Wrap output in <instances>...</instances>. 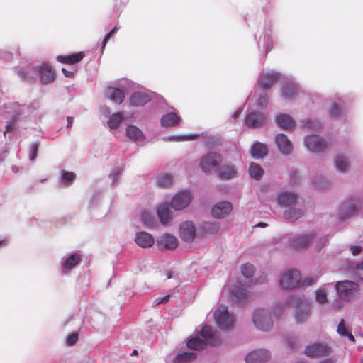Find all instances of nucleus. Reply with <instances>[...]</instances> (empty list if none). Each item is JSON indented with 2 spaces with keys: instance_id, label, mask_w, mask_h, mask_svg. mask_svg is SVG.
<instances>
[{
  "instance_id": "obj_11",
  "label": "nucleus",
  "mask_w": 363,
  "mask_h": 363,
  "mask_svg": "<svg viewBox=\"0 0 363 363\" xmlns=\"http://www.w3.org/2000/svg\"><path fill=\"white\" fill-rule=\"evenodd\" d=\"M157 245L161 250H174L178 245V240L174 235L165 233L157 239Z\"/></svg>"
},
{
  "instance_id": "obj_57",
  "label": "nucleus",
  "mask_w": 363,
  "mask_h": 363,
  "mask_svg": "<svg viewBox=\"0 0 363 363\" xmlns=\"http://www.w3.org/2000/svg\"><path fill=\"white\" fill-rule=\"evenodd\" d=\"M73 117L72 116H67V127L69 128L72 126V122H73Z\"/></svg>"
},
{
  "instance_id": "obj_32",
  "label": "nucleus",
  "mask_w": 363,
  "mask_h": 363,
  "mask_svg": "<svg viewBox=\"0 0 363 363\" xmlns=\"http://www.w3.org/2000/svg\"><path fill=\"white\" fill-rule=\"evenodd\" d=\"M157 216L163 225L168 223L170 220V216L167 203H162L158 206Z\"/></svg>"
},
{
  "instance_id": "obj_42",
  "label": "nucleus",
  "mask_w": 363,
  "mask_h": 363,
  "mask_svg": "<svg viewBox=\"0 0 363 363\" xmlns=\"http://www.w3.org/2000/svg\"><path fill=\"white\" fill-rule=\"evenodd\" d=\"M141 220L148 226H152L155 223V218L152 213L149 211H145L141 215Z\"/></svg>"
},
{
  "instance_id": "obj_49",
  "label": "nucleus",
  "mask_w": 363,
  "mask_h": 363,
  "mask_svg": "<svg viewBox=\"0 0 363 363\" xmlns=\"http://www.w3.org/2000/svg\"><path fill=\"white\" fill-rule=\"evenodd\" d=\"M306 127L312 130H318L320 128V125L318 121H308L304 125Z\"/></svg>"
},
{
  "instance_id": "obj_50",
  "label": "nucleus",
  "mask_w": 363,
  "mask_h": 363,
  "mask_svg": "<svg viewBox=\"0 0 363 363\" xmlns=\"http://www.w3.org/2000/svg\"><path fill=\"white\" fill-rule=\"evenodd\" d=\"M38 149V144L35 143L31 145L30 150V155H29V158L31 160H33L36 158Z\"/></svg>"
},
{
  "instance_id": "obj_58",
  "label": "nucleus",
  "mask_w": 363,
  "mask_h": 363,
  "mask_svg": "<svg viewBox=\"0 0 363 363\" xmlns=\"http://www.w3.org/2000/svg\"><path fill=\"white\" fill-rule=\"evenodd\" d=\"M355 269L357 270H363V261L357 264Z\"/></svg>"
},
{
  "instance_id": "obj_40",
  "label": "nucleus",
  "mask_w": 363,
  "mask_h": 363,
  "mask_svg": "<svg viewBox=\"0 0 363 363\" xmlns=\"http://www.w3.org/2000/svg\"><path fill=\"white\" fill-rule=\"evenodd\" d=\"M123 119L121 113L117 112L113 114L108 121V125L111 129H116Z\"/></svg>"
},
{
  "instance_id": "obj_27",
  "label": "nucleus",
  "mask_w": 363,
  "mask_h": 363,
  "mask_svg": "<svg viewBox=\"0 0 363 363\" xmlns=\"http://www.w3.org/2000/svg\"><path fill=\"white\" fill-rule=\"evenodd\" d=\"M230 293L238 303L245 301L249 296L248 291L239 286H234L230 289Z\"/></svg>"
},
{
  "instance_id": "obj_62",
  "label": "nucleus",
  "mask_w": 363,
  "mask_h": 363,
  "mask_svg": "<svg viewBox=\"0 0 363 363\" xmlns=\"http://www.w3.org/2000/svg\"><path fill=\"white\" fill-rule=\"evenodd\" d=\"M257 226L265 227V226H267V224L264 223H259V224H257Z\"/></svg>"
},
{
  "instance_id": "obj_29",
  "label": "nucleus",
  "mask_w": 363,
  "mask_h": 363,
  "mask_svg": "<svg viewBox=\"0 0 363 363\" xmlns=\"http://www.w3.org/2000/svg\"><path fill=\"white\" fill-rule=\"evenodd\" d=\"M127 136L133 141H142L144 140L143 132L136 126L133 125H128L126 128Z\"/></svg>"
},
{
  "instance_id": "obj_30",
  "label": "nucleus",
  "mask_w": 363,
  "mask_h": 363,
  "mask_svg": "<svg viewBox=\"0 0 363 363\" xmlns=\"http://www.w3.org/2000/svg\"><path fill=\"white\" fill-rule=\"evenodd\" d=\"M107 94L109 96V99L117 104H121L125 98L123 91L118 88L108 87Z\"/></svg>"
},
{
  "instance_id": "obj_18",
  "label": "nucleus",
  "mask_w": 363,
  "mask_h": 363,
  "mask_svg": "<svg viewBox=\"0 0 363 363\" xmlns=\"http://www.w3.org/2000/svg\"><path fill=\"white\" fill-rule=\"evenodd\" d=\"M360 207V201L358 199H352L350 200L345 201L341 206V210L345 211V214L342 216V218L350 216L356 212Z\"/></svg>"
},
{
  "instance_id": "obj_52",
  "label": "nucleus",
  "mask_w": 363,
  "mask_h": 363,
  "mask_svg": "<svg viewBox=\"0 0 363 363\" xmlns=\"http://www.w3.org/2000/svg\"><path fill=\"white\" fill-rule=\"evenodd\" d=\"M340 111V106H338V104L334 103L333 105H332V107H331V109H330V114L332 116H336L337 115Z\"/></svg>"
},
{
  "instance_id": "obj_59",
  "label": "nucleus",
  "mask_w": 363,
  "mask_h": 363,
  "mask_svg": "<svg viewBox=\"0 0 363 363\" xmlns=\"http://www.w3.org/2000/svg\"><path fill=\"white\" fill-rule=\"evenodd\" d=\"M161 299L162 301V303H166L168 302V301L169 299V296H166L162 298Z\"/></svg>"
},
{
  "instance_id": "obj_60",
  "label": "nucleus",
  "mask_w": 363,
  "mask_h": 363,
  "mask_svg": "<svg viewBox=\"0 0 363 363\" xmlns=\"http://www.w3.org/2000/svg\"><path fill=\"white\" fill-rule=\"evenodd\" d=\"M161 298H156V299L155 300V301H154V303H155V305H158V304H161V303H162V299H161Z\"/></svg>"
},
{
  "instance_id": "obj_22",
  "label": "nucleus",
  "mask_w": 363,
  "mask_h": 363,
  "mask_svg": "<svg viewBox=\"0 0 363 363\" xmlns=\"http://www.w3.org/2000/svg\"><path fill=\"white\" fill-rule=\"evenodd\" d=\"M264 122V118L258 113H249L245 120V124L247 126L250 128H259L261 127Z\"/></svg>"
},
{
  "instance_id": "obj_15",
  "label": "nucleus",
  "mask_w": 363,
  "mask_h": 363,
  "mask_svg": "<svg viewBox=\"0 0 363 363\" xmlns=\"http://www.w3.org/2000/svg\"><path fill=\"white\" fill-rule=\"evenodd\" d=\"M270 358L269 351L266 350H257L249 353L246 357V363H264Z\"/></svg>"
},
{
  "instance_id": "obj_6",
  "label": "nucleus",
  "mask_w": 363,
  "mask_h": 363,
  "mask_svg": "<svg viewBox=\"0 0 363 363\" xmlns=\"http://www.w3.org/2000/svg\"><path fill=\"white\" fill-rule=\"evenodd\" d=\"M253 322L258 329L263 331H267L272 327L271 317L264 309H258L255 311Z\"/></svg>"
},
{
  "instance_id": "obj_31",
  "label": "nucleus",
  "mask_w": 363,
  "mask_h": 363,
  "mask_svg": "<svg viewBox=\"0 0 363 363\" xmlns=\"http://www.w3.org/2000/svg\"><path fill=\"white\" fill-rule=\"evenodd\" d=\"M218 174L221 179H230L236 176L237 172L234 166L223 165L220 168Z\"/></svg>"
},
{
  "instance_id": "obj_34",
  "label": "nucleus",
  "mask_w": 363,
  "mask_h": 363,
  "mask_svg": "<svg viewBox=\"0 0 363 363\" xmlns=\"http://www.w3.org/2000/svg\"><path fill=\"white\" fill-rule=\"evenodd\" d=\"M197 357L196 353L193 352H182L177 354L173 362L174 363H189L194 360Z\"/></svg>"
},
{
  "instance_id": "obj_20",
  "label": "nucleus",
  "mask_w": 363,
  "mask_h": 363,
  "mask_svg": "<svg viewBox=\"0 0 363 363\" xmlns=\"http://www.w3.org/2000/svg\"><path fill=\"white\" fill-rule=\"evenodd\" d=\"M39 74L41 82L47 84L55 79V72L48 65H43L40 67Z\"/></svg>"
},
{
  "instance_id": "obj_14",
  "label": "nucleus",
  "mask_w": 363,
  "mask_h": 363,
  "mask_svg": "<svg viewBox=\"0 0 363 363\" xmlns=\"http://www.w3.org/2000/svg\"><path fill=\"white\" fill-rule=\"evenodd\" d=\"M280 78V74L276 72L264 74L260 76L258 86L260 89H269Z\"/></svg>"
},
{
  "instance_id": "obj_48",
  "label": "nucleus",
  "mask_w": 363,
  "mask_h": 363,
  "mask_svg": "<svg viewBox=\"0 0 363 363\" xmlns=\"http://www.w3.org/2000/svg\"><path fill=\"white\" fill-rule=\"evenodd\" d=\"M78 340V334L77 333H73L70 334L67 338V344L68 345H74Z\"/></svg>"
},
{
  "instance_id": "obj_39",
  "label": "nucleus",
  "mask_w": 363,
  "mask_h": 363,
  "mask_svg": "<svg viewBox=\"0 0 363 363\" xmlns=\"http://www.w3.org/2000/svg\"><path fill=\"white\" fill-rule=\"evenodd\" d=\"M349 166L348 161L343 156H337L335 160V168L342 172H345L347 170Z\"/></svg>"
},
{
  "instance_id": "obj_28",
  "label": "nucleus",
  "mask_w": 363,
  "mask_h": 363,
  "mask_svg": "<svg viewBox=\"0 0 363 363\" xmlns=\"http://www.w3.org/2000/svg\"><path fill=\"white\" fill-rule=\"evenodd\" d=\"M268 153L267 146L259 142L255 143L251 149V155L252 157L258 159L266 156Z\"/></svg>"
},
{
  "instance_id": "obj_46",
  "label": "nucleus",
  "mask_w": 363,
  "mask_h": 363,
  "mask_svg": "<svg viewBox=\"0 0 363 363\" xmlns=\"http://www.w3.org/2000/svg\"><path fill=\"white\" fill-rule=\"evenodd\" d=\"M118 26L117 25H116L113 29L106 35V37L104 38L103 42H102V50H104L105 48V46L108 42V40H109V38L118 30Z\"/></svg>"
},
{
  "instance_id": "obj_4",
  "label": "nucleus",
  "mask_w": 363,
  "mask_h": 363,
  "mask_svg": "<svg viewBox=\"0 0 363 363\" xmlns=\"http://www.w3.org/2000/svg\"><path fill=\"white\" fill-rule=\"evenodd\" d=\"M223 162V157L217 152H211L202 157L199 166L205 173H211L218 170Z\"/></svg>"
},
{
  "instance_id": "obj_47",
  "label": "nucleus",
  "mask_w": 363,
  "mask_h": 363,
  "mask_svg": "<svg viewBox=\"0 0 363 363\" xmlns=\"http://www.w3.org/2000/svg\"><path fill=\"white\" fill-rule=\"evenodd\" d=\"M268 98L266 94L261 95L257 101V106L259 108L264 107L267 104Z\"/></svg>"
},
{
  "instance_id": "obj_51",
  "label": "nucleus",
  "mask_w": 363,
  "mask_h": 363,
  "mask_svg": "<svg viewBox=\"0 0 363 363\" xmlns=\"http://www.w3.org/2000/svg\"><path fill=\"white\" fill-rule=\"evenodd\" d=\"M350 250L354 256L358 255L362 250L361 246L352 245L350 246Z\"/></svg>"
},
{
  "instance_id": "obj_43",
  "label": "nucleus",
  "mask_w": 363,
  "mask_h": 363,
  "mask_svg": "<svg viewBox=\"0 0 363 363\" xmlns=\"http://www.w3.org/2000/svg\"><path fill=\"white\" fill-rule=\"evenodd\" d=\"M242 274L247 278L252 277L255 272V268L252 264L247 263L242 266Z\"/></svg>"
},
{
  "instance_id": "obj_19",
  "label": "nucleus",
  "mask_w": 363,
  "mask_h": 363,
  "mask_svg": "<svg viewBox=\"0 0 363 363\" xmlns=\"http://www.w3.org/2000/svg\"><path fill=\"white\" fill-rule=\"evenodd\" d=\"M151 97L143 92H134L130 98V104L133 106H142L149 102Z\"/></svg>"
},
{
  "instance_id": "obj_53",
  "label": "nucleus",
  "mask_w": 363,
  "mask_h": 363,
  "mask_svg": "<svg viewBox=\"0 0 363 363\" xmlns=\"http://www.w3.org/2000/svg\"><path fill=\"white\" fill-rule=\"evenodd\" d=\"M15 129V121H12L9 124H7L5 127V131L4 135H5L7 132H11Z\"/></svg>"
},
{
  "instance_id": "obj_56",
  "label": "nucleus",
  "mask_w": 363,
  "mask_h": 363,
  "mask_svg": "<svg viewBox=\"0 0 363 363\" xmlns=\"http://www.w3.org/2000/svg\"><path fill=\"white\" fill-rule=\"evenodd\" d=\"M326 240L325 238H321L319 241V244L317 246L318 250H320L325 245Z\"/></svg>"
},
{
  "instance_id": "obj_63",
  "label": "nucleus",
  "mask_w": 363,
  "mask_h": 363,
  "mask_svg": "<svg viewBox=\"0 0 363 363\" xmlns=\"http://www.w3.org/2000/svg\"><path fill=\"white\" fill-rule=\"evenodd\" d=\"M138 354V351L136 350H133V351L131 353V355H136Z\"/></svg>"
},
{
  "instance_id": "obj_25",
  "label": "nucleus",
  "mask_w": 363,
  "mask_h": 363,
  "mask_svg": "<svg viewBox=\"0 0 363 363\" xmlns=\"http://www.w3.org/2000/svg\"><path fill=\"white\" fill-rule=\"evenodd\" d=\"M84 55L83 52H79L70 55H59L57 57V60L61 63L74 65L80 62Z\"/></svg>"
},
{
  "instance_id": "obj_17",
  "label": "nucleus",
  "mask_w": 363,
  "mask_h": 363,
  "mask_svg": "<svg viewBox=\"0 0 363 363\" xmlns=\"http://www.w3.org/2000/svg\"><path fill=\"white\" fill-rule=\"evenodd\" d=\"M315 237V233H310L308 235L294 238L291 240V245L295 249L307 248Z\"/></svg>"
},
{
  "instance_id": "obj_9",
  "label": "nucleus",
  "mask_w": 363,
  "mask_h": 363,
  "mask_svg": "<svg viewBox=\"0 0 363 363\" xmlns=\"http://www.w3.org/2000/svg\"><path fill=\"white\" fill-rule=\"evenodd\" d=\"M304 143L309 150L314 152L323 151L327 147L325 141L316 135L306 137L304 140Z\"/></svg>"
},
{
  "instance_id": "obj_13",
  "label": "nucleus",
  "mask_w": 363,
  "mask_h": 363,
  "mask_svg": "<svg viewBox=\"0 0 363 363\" xmlns=\"http://www.w3.org/2000/svg\"><path fill=\"white\" fill-rule=\"evenodd\" d=\"M275 143L278 150L284 155H289L293 151L292 143L284 134H278L275 138Z\"/></svg>"
},
{
  "instance_id": "obj_12",
  "label": "nucleus",
  "mask_w": 363,
  "mask_h": 363,
  "mask_svg": "<svg viewBox=\"0 0 363 363\" xmlns=\"http://www.w3.org/2000/svg\"><path fill=\"white\" fill-rule=\"evenodd\" d=\"M179 234L182 240L192 241L196 235V228L194 223L191 221L183 222L179 227Z\"/></svg>"
},
{
  "instance_id": "obj_41",
  "label": "nucleus",
  "mask_w": 363,
  "mask_h": 363,
  "mask_svg": "<svg viewBox=\"0 0 363 363\" xmlns=\"http://www.w3.org/2000/svg\"><path fill=\"white\" fill-rule=\"evenodd\" d=\"M173 182V177L170 174H162L159 177L157 184L162 188L169 187Z\"/></svg>"
},
{
  "instance_id": "obj_26",
  "label": "nucleus",
  "mask_w": 363,
  "mask_h": 363,
  "mask_svg": "<svg viewBox=\"0 0 363 363\" xmlns=\"http://www.w3.org/2000/svg\"><path fill=\"white\" fill-rule=\"evenodd\" d=\"M181 118L175 113H169L164 115L160 119V123L162 126L173 127L178 125L180 122Z\"/></svg>"
},
{
  "instance_id": "obj_61",
  "label": "nucleus",
  "mask_w": 363,
  "mask_h": 363,
  "mask_svg": "<svg viewBox=\"0 0 363 363\" xmlns=\"http://www.w3.org/2000/svg\"><path fill=\"white\" fill-rule=\"evenodd\" d=\"M320 363H335L334 360L331 359H326L322 362H320Z\"/></svg>"
},
{
  "instance_id": "obj_45",
  "label": "nucleus",
  "mask_w": 363,
  "mask_h": 363,
  "mask_svg": "<svg viewBox=\"0 0 363 363\" xmlns=\"http://www.w3.org/2000/svg\"><path fill=\"white\" fill-rule=\"evenodd\" d=\"M315 299L319 303H325L327 301V295L324 291L317 290Z\"/></svg>"
},
{
  "instance_id": "obj_16",
  "label": "nucleus",
  "mask_w": 363,
  "mask_h": 363,
  "mask_svg": "<svg viewBox=\"0 0 363 363\" xmlns=\"http://www.w3.org/2000/svg\"><path fill=\"white\" fill-rule=\"evenodd\" d=\"M232 210L230 202L221 201L215 204L211 209V214L213 217L221 218L227 216Z\"/></svg>"
},
{
  "instance_id": "obj_33",
  "label": "nucleus",
  "mask_w": 363,
  "mask_h": 363,
  "mask_svg": "<svg viewBox=\"0 0 363 363\" xmlns=\"http://www.w3.org/2000/svg\"><path fill=\"white\" fill-rule=\"evenodd\" d=\"M298 92V87L294 83H287L282 88V96L286 99H292Z\"/></svg>"
},
{
  "instance_id": "obj_10",
  "label": "nucleus",
  "mask_w": 363,
  "mask_h": 363,
  "mask_svg": "<svg viewBox=\"0 0 363 363\" xmlns=\"http://www.w3.org/2000/svg\"><path fill=\"white\" fill-rule=\"evenodd\" d=\"M191 201V194L189 191H183L176 194L172 199L171 206L175 210H182L186 208Z\"/></svg>"
},
{
  "instance_id": "obj_36",
  "label": "nucleus",
  "mask_w": 363,
  "mask_h": 363,
  "mask_svg": "<svg viewBox=\"0 0 363 363\" xmlns=\"http://www.w3.org/2000/svg\"><path fill=\"white\" fill-rule=\"evenodd\" d=\"M81 260L82 257L79 254H72L70 256H69L65 260L64 267L67 270H70L74 267H76L77 264H79Z\"/></svg>"
},
{
  "instance_id": "obj_3",
  "label": "nucleus",
  "mask_w": 363,
  "mask_h": 363,
  "mask_svg": "<svg viewBox=\"0 0 363 363\" xmlns=\"http://www.w3.org/2000/svg\"><path fill=\"white\" fill-rule=\"evenodd\" d=\"M213 316L216 323L222 330H230L234 328L233 317L228 313L225 306H219L215 311Z\"/></svg>"
},
{
  "instance_id": "obj_44",
  "label": "nucleus",
  "mask_w": 363,
  "mask_h": 363,
  "mask_svg": "<svg viewBox=\"0 0 363 363\" xmlns=\"http://www.w3.org/2000/svg\"><path fill=\"white\" fill-rule=\"evenodd\" d=\"M76 178V174L72 172L63 170L62 172V181L65 184L72 182Z\"/></svg>"
},
{
  "instance_id": "obj_55",
  "label": "nucleus",
  "mask_w": 363,
  "mask_h": 363,
  "mask_svg": "<svg viewBox=\"0 0 363 363\" xmlns=\"http://www.w3.org/2000/svg\"><path fill=\"white\" fill-rule=\"evenodd\" d=\"M62 72H63L65 76L67 77H74V72H72V71L67 70L66 69L63 68L62 69Z\"/></svg>"
},
{
  "instance_id": "obj_7",
  "label": "nucleus",
  "mask_w": 363,
  "mask_h": 363,
  "mask_svg": "<svg viewBox=\"0 0 363 363\" xmlns=\"http://www.w3.org/2000/svg\"><path fill=\"white\" fill-rule=\"evenodd\" d=\"M310 303L304 298H299L296 304V313L294 315L296 323H304L310 316Z\"/></svg>"
},
{
  "instance_id": "obj_21",
  "label": "nucleus",
  "mask_w": 363,
  "mask_h": 363,
  "mask_svg": "<svg viewBox=\"0 0 363 363\" xmlns=\"http://www.w3.org/2000/svg\"><path fill=\"white\" fill-rule=\"evenodd\" d=\"M297 195L291 192H282L277 197V202L281 206H289L296 203Z\"/></svg>"
},
{
  "instance_id": "obj_1",
  "label": "nucleus",
  "mask_w": 363,
  "mask_h": 363,
  "mask_svg": "<svg viewBox=\"0 0 363 363\" xmlns=\"http://www.w3.org/2000/svg\"><path fill=\"white\" fill-rule=\"evenodd\" d=\"M203 340L198 337H193L187 342V347L195 350H200L205 348L207 345L218 346L220 344L221 340L217 331L213 330L210 325H204L200 333Z\"/></svg>"
},
{
  "instance_id": "obj_23",
  "label": "nucleus",
  "mask_w": 363,
  "mask_h": 363,
  "mask_svg": "<svg viewBox=\"0 0 363 363\" xmlns=\"http://www.w3.org/2000/svg\"><path fill=\"white\" fill-rule=\"evenodd\" d=\"M277 124L281 128L286 130L292 129L295 125V122L288 114L281 113L276 117Z\"/></svg>"
},
{
  "instance_id": "obj_38",
  "label": "nucleus",
  "mask_w": 363,
  "mask_h": 363,
  "mask_svg": "<svg viewBox=\"0 0 363 363\" xmlns=\"http://www.w3.org/2000/svg\"><path fill=\"white\" fill-rule=\"evenodd\" d=\"M262 168L257 164L252 162L249 167V174L255 179H259L263 175Z\"/></svg>"
},
{
  "instance_id": "obj_54",
  "label": "nucleus",
  "mask_w": 363,
  "mask_h": 363,
  "mask_svg": "<svg viewBox=\"0 0 363 363\" xmlns=\"http://www.w3.org/2000/svg\"><path fill=\"white\" fill-rule=\"evenodd\" d=\"M315 281L316 279L312 277L306 278L303 280V285H311L315 283Z\"/></svg>"
},
{
  "instance_id": "obj_8",
  "label": "nucleus",
  "mask_w": 363,
  "mask_h": 363,
  "mask_svg": "<svg viewBox=\"0 0 363 363\" xmlns=\"http://www.w3.org/2000/svg\"><path fill=\"white\" fill-rule=\"evenodd\" d=\"M301 281V274L297 270H290L284 273L279 282L286 289H292L296 287Z\"/></svg>"
},
{
  "instance_id": "obj_24",
  "label": "nucleus",
  "mask_w": 363,
  "mask_h": 363,
  "mask_svg": "<svg viewBox=\"0 0 363 363\" xmlns=\"http://www.w3.org/2000/svg\"><path fill=\"white\" fill-rule=\"evenodd\" d=\"M136 243L142 247H150L154 244V238L146 232H140L137 233L135 237Z\"/></svg>"
},
{
  "instance_id": "obj_5",
  "label": "nucleus",
  "mask_w": 363,
  "mask_h": 363,
  "mask_svg": "<svg viewBox=\"0 0 363 363\" xmlns=\"http://www.w3.org/2000/svg\"><path fill=\"white\" fill-rule=\"evenodd\" d=\"M332 350L325 344L315 342L309 344L305 349V354L311 358L325 357L330 354Z\"/></svg>"
},
{
  "instance_id": "obj_35",
  "label": "nucleus",
  "mask_w": 363,
  "mask_h": 363,
  "mask_svg": "<svg viewBox=\"0 0 363 363\" xmlns=\"http://www.w3.org/2000/svg\"><path fill=\"white\" fill-rule=\"evenodd\" d=\"M337 333L342 337H347L348 340L352 342H355V338L351 332L348 330L345 325V320L342 319L337 328Z\"/></svg>"
},
{
  "instance_id": "obj_37",
  "label": "nucleus",
  "mask_w": 363,
  "mask_h": 363,
  "mask_svg": "<svg viewBox=\"0 0 363 363\" xmlns=\"http://www.w3.org/2000/svg\"><path fill=\"white\" fill-rule=\"evenodd\" d=\"M303 211L301 209L290 208L284 213L285 218L290 221H295L303 216Z\"/></svg>"
},
{
  "instance_id": "obj_2",
  "label": "nucleus",
  "mask_w": 363,
  "mask_h": 363,
  "mask_svg": "<svg viewBox=\"0 0 363 363\" xmlns=\"http://www.w3.org/2000/svg\"><path fill=\"white\" fill-rule=\"evenodd\" d=\"M337 294L343 301H350L359 295V285L352 281L345 280L337 281L335 284Z\"/></svg>"
}]
</instances>
